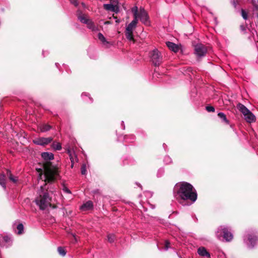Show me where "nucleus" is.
Masks as SVG:
<instances>
[{"mask_svg": "<svg viewBox=\"0 0 258 258\" xmlns=\"http://www.w3.org/2000/svg\"><path fill=\"white\" fill-rule=\"evenodd\" d=\"M173 194L177 200H189L194 203L197 199L196 189L191 184L185 182L176 183L173 189Z\"/></svg>", "mask_w": 258, "mask_h": 258, "instance_id": "f257e3e1", "label": "nucleus"}, {"mask_svg": "<svg viewBox=\"0 0 258 258\" xmlns=\"http://www.w3.org/2000/svg\"><path fill=\"white\" fill-rule=\"evenodd\" d=\"M236 107L243 114L244 119L247 122L250 123L256 121L255 115L243 104L239 103Z\"/></svg>", "mask_w": 258, "mask_h": 258, "instance_id": "f03ea898", "label": "nucleus"}, {"mask_svg": "<svg viewBox=\"0 0 258 258\" xmlns=\"http://www.w3.org/2000/svg\"><path fill=\"white\" fill-rule=\"evenodd\" d=\"M35 202L40 210H44L50 206L51 198L47 192H45L43 196L40 195L37 197Z\"/></svg>", "mask_w": 258, "mask_h": 258, "instance_id": "7ed1b4c3", "label": "nucleus"}, {"mask_svg": "<svg viewBox=\"0 0 258 258\" xmlns=\"http://www.w3.org/2000/svg\"><path fill=\"white\" fill-rule=\"evenodd\" d=\"M58 170L55 168H46L45 170V181L50 182L53 181L58 176Z\"/></svg>", "mask_w": 258, "mask_h": 258, "instance_id": "20e7f679", "label": "nucleus"}, {"mask_svg": "<svg viewBox=\"0 0 258 258\" xmlns=\"http://www.w3.org/2000/svg\"><path fill=\"white\" fill-rule=\"evenodd\" d=\"M223 234V237L227 241H230L233 239V234L227 227L224 226H220L217 230V234L218 237Z\"/></svg>", "mask_w": 258, "mask_h": 258, "instance_id": "39448f33", "label": "nucleus"}, {"mask_svg": "<svg viewBox=\"0 0 258 258\" xmlns=\"http://www.w3.org/2000/svg\"><path fill=\"white\" fill-rule=\"evenodd\" d=\"M150 56L153 64H160L163 62L162 56L157 49L153 50L150 53Z\"/></svg>", "mask_w": 258, "mask_h": 258, "instance_id": "423d86ee", "label": "nucleus"}, {"mask_svg": "<svg viewBox=\"0 0 258 258\" xmlns=\"http://www.w3.org/2000/svg\"><path fill=\"white\" fill-rule=\"evenodd\" d=\"M139 19L140 21L147 26L150 25V22L149 21V17L147 12L145 11L144 8H140L139 13Z\"/></svg>", "mask_w": 258, "mask_h": 258, "instance_id": "0eeeda50", "label": "nucleus"}, {"mask_svg": "<svg viewBox=\"0 0 258 258\" xmlns=\"http://www.w3.org/2000/svg\"><path fill=\"white\" fill-rule=\"evenodd\" d=\"M134 22H131L126 28L125 31V34L126 38L130 41H135V40L134 38L133 32L137 26L135 25H134Z\"/></svg>", "mask_w": 258, "mask_h": 258, "instance_id": "6e6552de", "label": "nucleus"}, {"mask_svg": "<svg viewBox=\"0 0 258 258\" xmlns=\"http://www.w3.org/2000/svg\"><path fill=\"white\" fill-rule=\"evenodd\" d=\"M195 52L198 56H203L207 52V48L203 44H198L195 46Z\"/></svg>", "mask_w": 258, "mask_h": 258, "instance_id": "1a4fd4ad", "label": "nucleus"}, {"mask_svg": "<svg viewBox=\"0 0 258 258\" xmlns=\"http://www.w3.org/2000/svg\"><path fill=\"white\" fill-rule=\"evenodd\" d=\"M53 139L51 137L49 138H38L34 139L33 142L37 145L45 146L50 143Z\"/></svg>", "mask_w": 258, "mask_h": 258, "instance_id": "9d476101", "label": "nucleus"}, {"mask_svg": "<svg viewBox=\"0 0 258 258\" xmlns=\"http://www.w3.org/2000/svg\"><path fill=\"white\" fill-rule=\"evenodd\" d=\"M11 243V239L8 236L0 235V247H8Z\"/></svg>", "mask_w": 258, "mask_h": 258, "instance_id": "9b49d317", "label": "nucleus"}, {"mask_svg": "<svg viewBox=\"0 0 258 258\" xmlns=\"http://www.w3.org/2000/svg\"><path fill=\"white\" fill-rule=\"evenodd\" d=\"M103 8L107 11L115 12L116 13H117L119 12V8L116 5L104 4Z\"/></svg>", "mask_w": 258, "mask_h": 258, "instance_id": "f8f14e48", "label": "nucleus"}, {"mask_svg": "<svg viewBox=\"0 0 258 258\" xmlns=\"http://www.w3.org/2000/svg\"><path fill=\"white\" fill-rule=\"evenodd\" d=\"M93 207V204L92 201H88L84 203L80 207V209L83 211H86L91 210Z\"/></svg>", "mask_w": 258, "mask_h": 258, "instance_id": "ddd939ff", "label": "nucleus"}, {"mask_svg": "<svg viewBox=\"0 0 258 258\" xmlns=\"http://www.w3.org/2000/svg\"><path fill=\"white\" fill-rule=\"evenodd\" d=\"M198 254L202 256H206L208 258H211L210 253L206 250L204 247H200L198 249Z\"/></svg>", "mask_w": 258, "mask_h": 258, "instance_id": "4468645a", "label": "nucleus"}, {"mask_svg": "<svg viewBox=\"0 0 258 258\" xmlns=\"http://www.w3.org/2000/svg\"><path fill=\"white\" fill-rule=\"evenodd\" d=\"M166 44L169 49L174 52H177L179 49L178 46L173 42L167 41Z\"/></svg>", "mask_w": 258, "mask_h": 258, "instance_id": "2eb2a0df", "label": "nucleus"}, {"mask_svg": "<svg viewBox=\"0 0 258 258\" xmlns=\"http://www.w3.org/2000/svg\"><path fill=\"white\" fill-rule=\"evenodd\" d=\"M42 158L46 161H50L54 158V155L52 153L43 152L41 153Z\"/></svg>", "mask_w": 258, "mask_h": 258, "instance_id": "dca6fc26", "label": "nucleus"}, {"mask_svg": "<svg viewBox=\"0 0 258 258\" xmlns=\"http://www.w3.org/2000/svg\"><path fill=\"white\" fill-rule=\"evenodd\" d=\"M248 239L250 243L248 247L250 248H253L257 240V237L255 236L249 235L248 236Z\"/></svg>", "mask_w": 258, "mask_h": 258, "instance_id": "f3484780", "label": "nucleus"}, {"mask_svg": "<svg viewBox=\"0 0 258 258\" xmlns=\"http://www.w3.org/2000/svg\"><path fill=\"white\" fill-rule=\"evenodd\" d=\"M50 126L48 124H41L39 126V130L41 132H45L50 129Z\"/></svg>", "mask_w": 258, "mask_h": 258, "instance_id": "a211bd4d", "label": "nucleus"}, {"mask_svg": "<svg viewBox=\"0 0 258 258\" xmlns=\"http://www.w3.org/2000/svg\"><path fill=\"white\" fill-rule=\"evenodd\" d=\"M7 175L9 177L10 180L11 181H12V182H13L14 183H16L17 181V180H18L17 177L14 176L10 170H7Z\"/></svg>", "mask_w": 258, "mask_h": 258, "instance_id": "6ab92c4d", "label": "nucleus"}, {"mask_svg": "<svg viewBox=\"0 0 258 258\" xmlns=\"http://www.w3.org/2000/svg\"><path fill=\"white\" fill-rule=\"evenodd\" d=\"M0 185L4 188H6L5 175L4 174H0Z\"/></svg>", "mask_w": 258, "mask_h": 258, "instance_id": "aec40b11", "label": "nucleus"}, {"mask_svg": "<svg viewBox=\"0 0 258 258\" xmlns=\"http://www.w3.org/2000/svg\"><path fill=\"white\" fill-rule=\"evenodd\" d=\"M218 116L226 124H229V122L227 119L226 115L224 113L219 112L218 113Z\"/></svg>", "mask_w": 258, "mask_h": 258, "instance_id": "412c9836", "label": "nucleus"}, {"mask_svg": "<svg viewBox=\"0 0 258 258\" xmlns=\"http://www.w3.org/2000/svg\"><path fill=\"white\" fill-rule=\"evenodd\" d=\"M51 147L55 150H60L61 149V145L58 142H53L51 145Z\"/></svg>", "mask_w": 258, "mask_h": 258, "instance_id": "4be33fe9", "label": "nucleus"}, {"mask_svg": "<svg viewBox=\"0 0 258 258\" xmlns=\"http://www.w3.org/2000/svg\"><path fill=\"white\" fill-rule=\"evenodd\" d=\"M98 39L104 44H108V42H107L105 39V38L104 37V36H103V35L101 33H99L98 34Z\"/></svg>", "mask_w": 258, "mask_h": 258, "instance_id": "5701e85b", "label": "nucleus"}, {"mask_svg": "<svg viewBox=\"0 0 258 258\" xmlns=\"http://www.w3.org/2000/svg\"><path fill=\"white\" fill-rule=\"evenodd\" d=\"M78 18L82 23L86 24L88 22V19L84 15H79Z\"/></svg>", "mask_w": 258, "mask_h": 258, "instance_id": "b1692460", "label": "nucleus"}, {"mask_svg": "<svg viewBox=\"0 0 258 258\" xmlns=\"http://www.w3.org/2000/svg\"><path fill=\"white\" fill-rule=\"evenodd\" d=\"M17 230H18V234H22L23 233V229H24V226H23V225L22 224H21V223L17 225Z\"/></svg>", "mask_w": 258, "mask_h": 258, "instance_id": "393cba45", "label": "nucleus"}, {"mask_svg": "<svg viewBox=\"0 0 258 258\" xmlns=\"http://www.w3.org/2000/svg\"><path fill=\"white\" fill-rule=\"evenodd\" d=\"M57 251L59 254L62 256H64L66 254V251L65 249L62 247H58L57 248Z\"/></svg>", "mask_w": 258, "mask_h": 258, "instance_id": "a878e982", "label": "nucleus"}, {"mask_svg": "<svg viewBox=\"0 0 258 258\" xmlns=\"http://www.w3.org/2000/svg\"><path fill=\"white\" fill-rule=\"evenodd\" d=\"M107 239L110 243H112L114 241L115 235L113 234H109L107 235Z\"/></svg>", "mask_w": 258, "mask_h": 258, "instance_id": "bb28decb", "label": "nucleus"}, {"mask_svg": "<svg viewBox=\"0 0 258 258\" xmlns=\"http://www.w3.org/2000/svg\"><path fill=\"white\" fill-rule=\"evenodd\" d=\"M138 19H139V15H134V20L131 22V23L134 22V25L137 26V24L138 22Z\"/></svg>", "mask_w": 258, "mask_h": 258, "instance_id": "cd10ccee", "label": "nucleus"}, {"mask_svg": "<svg viewBox=\"0 0 258 258\" xmlns=\"http://www.w3.org/2000/svg\"><path fill=\"white\" fill-rule=\"evenodd\" d=\"M132 12L133 13V15H139V11L137 7H134L132 9Z\"/></svg>", "mask_w": 258, "mask_h": 258, "instance_id": "c85d7f7f", "label": "nucleus"}, {"mask_svg": "<svg viewBox=\"0 0 258 258\" xmlns=\"http://www.w3.org/2000/svg\"><path fill=\"white\" fill-rule=\"evenodd\" d=\"M164 161L166 164H169L172 162L171 159L169 156H165Z\"/></svg>", "mask_w": 258, "mask_h": 258, "instance_id": "c756f323", "label": "nucleus"}, {"mask_svg": "<svg viewBox=\"0 0 258 258\" xmlns=\"http://www.w3.org/2000/svg\"><path fill=\"white\" fill-rule=\"evenodd\" d=\"M241 15L244 20L247 19V14L243 9L241 10Z\"/></svg>", "mask_w": 258, "mask_h": 258, "instance_id": "7c9ffc66", "label": "nucleus"}, {"mask_svg": "<svg viewBox=\"0 0 258 258\" xmlns=\"http://www.w3.org/2000/svg\"><path fill=\"white\" fill-rule=\"evenodd\" d=\"M206 109L207 111L208 112H214L215 111V108L212 106H207L206 107Z\"/></svg>", "mask_w": 258, "mask_h": 258, "instance_id": "2f4dec72", "label": "nucleus"}, {"mask_svg": "<svg viewBox=\"0 0 258 258\" xmlns=\"http://www.w3.org/2000/svg\"><path fill=\"white\" fill-rule=\"evenodd\" d=\"M81 173L83 175H85L86 173V166L85 164H83L81 167Z\"/></svg>", "mask_w": 258, "mask_h": 258, "instance_id": "473e14b6", "label": "nucleus"}, {"mask_svg": "<svg viewBox=\"0 0 258 258\" xmlns=\"http://www.w3.org/2000/svg\"><path fill=\"white\" fill-rule=\"evenodd\" d=\"M62 190L67 194H71V190L64 185L63 186Z\"/></svg>", "mask_w": 258, "mask_h": 258, "instance_id": "72a5a7b5", "label": "nucleus"}, {"mask_svg": "<svg viewBox=\"0 0 258 258\" xmlns=\"http://www.w3.org/2000/svg\"><path fill=\"white\" fill-rule=\"evenodd\" d=\"M169 247H170V242L168 240H166L165 241V249L166 250H167Z\"/></svg>", "mask_w": 258, "mask_h": 258, "instance_id": "f704fd0d", "label": "nucleus"}, {"mask_svg": "<svg viewBox=\"0 0 258 258\" xmlns=\"http://www.w3.org/2000/svg\"><path fill=\"white\" fill-rule=\"evenodd\" d=\"M70 3L74 5L75 7H77L78 6V2L77 0H69Z\"/></svg>", "mask_w": 258, "mask_h": 258, "instance_id": "c9c22d12", "label": "nucleus"}, {"mask_svg": "<svg viewBox=\"0 0 258 258\" xmlns=\"http://www.w3.org/2000/svg\"><path fill=\"white\" fill-rule=\"evenodd\" d=\"M111 2H112L113 5H116L118 3V0H112V1H110Z\"/></svg>", "mask_w": 258, "mask_h": 258, "instance_id": "e433bc0d", "label": "nucleus"}, {"mask_svg": "<svg viewBox=\"0 0 258 258\" xmlns=\"http://www.w3.org/2000/svg\"><path fill=\"white\" fill-rule=\"evenodd\" d=\"M110 24H111V22L110 21H107L104 22L105 25Z\"/></svg>", "mask_w": 258, "mask_h": 258, "instance_id": "4c0bfd02", "label": "nucleus"}, {"mask_svg": "<svg viewBox=\"0 0 258 258\" xmlns=\"http://www.w3.org/2000/svg\"><path fill=\"white\" fill-rule=\"evenodd\" d=\"M240 29L242 31L245 30V27L243 25L240 26Z\"/></svg>", "mask_w": 258, "mask_h": 258, "instance_id": "58836bf2", "label": "nucleus"}, {"mask_svg": "<svg viewBox=\"0 0 258 258\" xmlns=\"http://www.w3.org/2000/svg\"><path fill=\"white\" fill-rule=\"evenodd\" d=\"M253 6L255 7V10H258V5L256 4H254Z\"/></svg>", "mask_w": 258, "mask_h": 258, "instance_id": "ea45409f", "label": "nucleus"}, {"mask_svg": "<svg viewBox=\"0 0 258 258\" xmlns=\"http://www.w3.org/2000/svg\"><path fill=\"white\" fill-rule=\"evenodd\" d=\"M84 96H86V97L87 96V94H86V93H83L82 94V97L83 98V97H84Z\"/></svg>", "mask_w": 258, "mask_h": 258, "instance_id": "a19ab883", "label": "nucleus"}, {"mask_svg": "<svg viewBox=\"0 0 258 258\" xmlns=\"http://www.w3.org/2000/svg\"><path fill=\"white\" fill-rule=\"evenodd\" d=\"M132 141H131V142H133L134 141V140H135L134 136H132Z\"/></svg>", "mask_w": 258, "mask_h": 258, "instance_id": "79ce46f5", "label": "nucleus"}, {"mask_svg": "<svg viewBox=\"0 0 258 258\" xmlns=\"http://www.w3.org/2000/svg\"><path fill=\"white\" fill-rule=\"evenodd\" d=\"M116 22L117 23H119L120 22V20H118V19H116Z\"/></svg>", "mask_w": 258, "mask_h": 258, "instance_id": "37998d69", "label": "nucleus"}, {"mask_svg": "<svg viewBox=\"0 0 258 258\" xmlns=\"http://www.w3.org/2000/svg\"><path fill=\"white\" fill-rule=\"evenodd\" d=\"M233 5L235 7H236V3H235V2L233 1Z\"/></svg>", "mask_w": 258, "mask_h": 258, "instance_id": "c03bdc74", "label": "nucleus"}, {"mask_svg": "<svg viewBox=\"0 0 258 258\" xmlns=\"http://www.w3.org/2000/svg\"><path fill=\"white\" fill-rule=\"evenodd\" d=\"M89 99L90 100V102H92V99L90 97H89Z\"/></svg>", "mask_w": 258, "mask_h": 258, "instance_id": "a18cd8bd", "label": "nucleus"}, {"mask_svg": "<svg viewBox=\"0 0 258 258\" xmlns=\"http://www.w3.org/2000/svg\"><path fill=\"white\" fill-rule=\"evenodd\" d=\"M113 17L114 18V19H117V17L116 16H115L114 15H113Z\"/></svg>", "mask_w": 258, "mask_h": 258, "instance_id": "49530a36", "label": "nucleus"}, {"mask_svg": "<svg viewBox=\"0 0 258 258\" xmlns=\"http://www.w3.org/2000/svg\"><path fill=\"white\" fill-rule=\"evenodd\" d=\"M74 237L75 238V239L76 240V238L75 235H73Z\"/></svg>", "mask_w": 258, "mask_h": 258, "instance_id": "de8ad7c7", "label": "nucleus"}, {"mask_svg": "<svg viewBox=\"0 0 258 258\" xmlns=\"http://www.w3.org/2000/svg\"><path fill=\"white\" fill-rule=\"evenodd\" d=\"M123 129H124V128H125V127H124V125H123Z\"/></svg>", "mask_w": 258, "mask_h": 258, "instance_id": "09e8293b", "label": "nucleus"}, {"mask_svg": "<svg viewBox=\"0 0 258 258\" xmlns=\"http://www.w3.org/2000/svg\"><path fill=\"white\" fill-rule=\"evenodd\" d=\"M257 18H258V13H257Z\"/></svg>", "mask_w": 258, "mask_h": 258, "instance_id": "8fccbe9b", "label": "nucleus"}]
</instances>
